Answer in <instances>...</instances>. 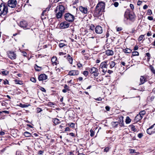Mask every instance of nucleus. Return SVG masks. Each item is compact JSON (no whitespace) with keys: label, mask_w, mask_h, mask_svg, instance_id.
<instances>
[{"label":"nucleus","mask_w":155,"mask_h":155,"mask_svg":"<svg viewBox=\"0 0 155 155\" xmlns=\"http://www.w3.org/2000/svg\"><path fill=\"white\" fill-rule=\"evenodd\" d=\"M105 7V4L103 2H99L97 5L94 11V17L101 16L104 11Z\"/></svg>","instance_id":"f257e3e1"},{"label":"nucleus","mask_w":155,"mask_h":155,"mask_svg":"<svg viewBox=\"0 0 155 155\" xmlns=\"http://www.w3.org/2000/svg\"><path fill=\"white\" fill-rule=\"evenodd\" d=\"M8 12V7L7 5L2 3L0 5V16H5L4 20L7 17L6 15Z\"/></svg>","instance_id":"f03ea898"},{"label":"nucleus","mask_w":155,"mask_h":155,"mask_svg":"<svg viewBox=\"0 0 155 155\" xmlns=\"http://www.w3.org/2000/svg\"><path fill=\"white\" fill-rule=\"evenodd\" d=\"M87 70L91 74H93V76L95 77L99 75V73L98 72V69L94 67H93L91 68H88Z\"/></svg>","instance_id":"7ed1b4c3"},{"label":"nucleus","mask_w":155,"mask_h":155,"mask_svg":"<svg viewBox=\"0 0 155 155\" xmlns=\"http://www.w3.org/2000/svg\"><path fill=\"white\" fill-rule=\"evenodd\" d=\"M64 18L66 21L70 22H73L74 19V16L69 13L64 15Z\"/></svg>","instance_id":"20e7f679"},{"label":"nucleus","mask_w":155,"mask_h":155,"mask_svg":"<svg viewBox=\"0 0 155 155\" xmlns=\"http://www.w3.org/2000/svg\"><path fill=\"white\" fill-rule=\"evenodd\" d=\"M18 25L21 28H23L24 29H30V27L28 25L27 22L25 21H21Z\"/></svg>","instance_id":"39448f33"},{"label":"nucleus","mask_w":155,"mask_h":155,"mask_svg":"<svg viewBox=\"0 0 155 155\" xmlns=\"http://www.w3.org/2000/svg\"><path fill=\"white\" fill-rule=\"evenodd\" d=\"M107 61L102 62L100 66V68L102 69V71L104 73H105L107 71V68L108 64H107Z\"/></svg>","instance_id":"423d86ee"},{"label":"nucleus","mask_w":155,"mask_h":155,"mask_svg":"<svg viewBox=\"0 0 155 155\" xmlns=\"http://www.w3.org/2000/svg\"><path fill=\"white\" fill-rule=\"evenodd\" d=\"M17 4L16 0H9L8 2V6L12 8L16 7Z\"/></svg>","instance_id":"0eeeda50"},{"label":"nucleus","mask_w":155,"mask_h":155,"mask_svg":"<svg viewBox=\"0 0 155 155\" xmlns=\"http://www.w3.org/2000/svg\"><path fill=\"white\" fill-rule=\"evenodd\" d=\"M70 24L66 21L61 23L60 25V27L61 29L67 28L69 26Z\"/></svg>","instance_id":"6e6552de"},{"label":"nucleus","mask_w":155,"mask_h":155,"mask_svg":"<svg viewBox=\"0 0 155 155\" xmlns=\"http://www.w3.org/2000/svg\"><path fill=\"white\" fill-rule=\"evenodd\" d=\"M95 31L98 34H100L102 33V28L99 25H97L95 28Z\"/></svg>","instance_id":"1a4fd4ad"},{"label":"nucleus","mask_w":155,"mask_h":155,"mask_svg":"<svg viewBox=\"0 0 155 155\" xmlns=\"http://www.w3.org/2000/svg\"><path fill=\"white\" fill-rule=\"evenodd\" d=\"M48 76L44 74H40L38 77V79L39 81H42L47 79Z\"/></svg>","instance_id":"9d476101"},{"label":"nucleus","mask_w":155,"mask_h":155,"mask_svg":"<svg viewBox=\"0 0 155 155\" xmlns=\"http://www.w3.org/2000/svg\"><path fill=\"white\" fill-rule=\"evenodd\" d=\"M56 9L57 11H59L60 12H61L64 13V12L65 8L62 5H59L57 7Z\"/></svg>","instance_id":"9b49d317"},{"label":"nucleus","mask_w":155,"mask_h":155,"mask_svg":"<svg viewBox=\"0 0 155 155\" xmlns=\"http://www.w3.org/2000/svg\"><path fill=\"white\" fill-rule=\"evenodd\" d=\"M147 81L146 76H141L140 77V83L139 85H141L144 84Z\"/></svg>","instance_id":"f8f14e48"},{"label":"nucleus","mask_w":155,"mask_h":155,"mask_svg":"<svg viewBox=\"0 0 155 155\" xmlns=\"http://www.w3.org/2000/svg\"><path fill=\"white\" fill-rule=\"evenodd\" d=\"M79 72L78 70H72L69 71L68 75L70 76H74L78 75Z\"/></svg>","instance_id":"ddd939ff"},{"label":"nucleus","mask_w":155,"mask_h":155,"mask_svg":"<svg viewBox=\"0 0 155 155\" xmlns=\"http://www.w3.org/2000/svg\"><path fill=\"white\" fill-rule=\"evenodd\" d=\"M8 57L11 59H15L16 58V54L14 52L10 51L8 54Z\"/></svg>","instance_id":"4468645a"},{"label":"nucleus","mask_w":155,"mask_h":155,"mask_svg":"<svg viewBox=\"0 0 155 155\" xmlns=\"http://www.w3.org/2000/svg\"><path fill=\"white\" fill-rule=\"evenodd\" d=\"M80 11L83 13L87 14V12L88 9L87 7H84L81 6L79 8Z\"/></svg>","instance_id":"2eb2a0df"},{"label":"nucleus","mask_w":155,"mask_h":155,"mask_svg":"<svg viewBox=\"0 0 155 155\" xmlns=\"http://www.w3.org/2000/svg\"><path fill=\"white\" fill-rule=\"evenodd\" d=\"M55 11L56 14V17L57 18H61L63 13L61 12H60L59 11H57L56 9Z\"/></svg>","instance_id":"dca6fc26"},{"label":"nucleus","mask_w":155,"mask_h":155,"mask_svg":"<svg viewBox=\"0 0 155 155\" xmlns=\"http://www.w3.org/2000/svg\"><path fill=\"white\" fill-rule=\"evenodd\" d=\"M106 54L107 55H112L114 54V52L113 51L107 49L105 51Z\"/></svg>","instance_id":"f3484780"},{"label":"nucleus","mask_w":155,"mask_h":155,"mask_svg":"<svg viewBox=\"0 0 155 155\" xmlns=\"http://www.w3.org/2000/svg\"><path fill=\"white\" fill-rule=\"evenodd\" d=\"M143 118V117H142L139 114H138L135 117V120L137 122L139 121L140 120H141Z\"/></svg>","instance_id":"a211bd4d"},{"label":"nucleus","mask_w":155,"mask_h":155,"mask_svg":"<svg viewBox=\"0 0 155 155\" xmlns=\"http://www.w3.org/2000/svg\"><path fill=\"white\" fill-rule=\"evenodd\" d=\"M52 121L55 125L58 124L60 122L59 121V120L56 118L53 119Z\"/></svg>","instance_id":"6ab92c4d"},{"label":"nucleus","mask_w":155,"mask_h":155,"mask_svg":"<svg viewBox=\"0 0 155 155\" xmlns=\"http://www.w3.org/2000/svg\"><path fill=\"white\" fill-rule=\"evenodd\" d=\"M24 135L25 137H34L33 136H32L31 134V133L27 131H25L24 132Z\"/></svg>","instance_id":"aec40b11"},{"label":"nucleus","mask_w":155,"mask_h":155,"mask_svg":"<svg viewBox=\"0 0 155 155\" xmlns=\"http://www.w3.org/2000/svg\"><path fill=\"white\" fill-rule=\"evenodd\" d=\"M130 20L131 21H134L135 20V16L134 15L129 14V15Z\"/></svg>","instance_id":"412c9836"},{"label":"nucleus","mask_w":155,"mask_h":155,"mask_svg":"<svg viewBox=\"0 0 155 155\" xmlns=\"http://www.w3.org/2000/svg\"><path fill=\"white\" fill-rule=\"evenodd\" d=\"M119 124V123L117 121L113 122L111 123L112 126L113 127H117Z\"/></svg>","instance_id":"4be33fe9"},{"label":"nucleus","mask_w":155,"mask_h":155,"mask_svg":"<svg viewBox=\"0 0 155 155\" xmlns=\"http://www.w3.org/2000/svg\"><path fill=\"white\" fill-rule=\"evenodd\" d=\"M67 59L68 60L70 64H72L73 61L72 58L69 55H68L67 57Z\"/></svg>","instance_id":"5701e85b"},{"label":"nucleus","mask_w":155,"mask_h":155,"mask_svg":"<svg viewBox=\"0 0 155 155\" xmlns=\"http://www.w3.org/2000/svg\"><path fill=\"white\" fill-rule=\"evenodd\" d=\"M35 68L36 71H40L42 69L41 67L38 66L36 64H35Z\"/></svg>","instance_id":"b1692460"},{"label":"nucleus","mask_w":155,"mask_h":155,"mask_svg":"<svg viewBox=\"0 0 155 155\" xmlns=\"http://www.w3.org/2000/svg\"><path fill=\"white\" fill-rule=\"evenodd\" d=\"M124 52L126 53H130L131 52V50L130 49L127 48L123 50Z\"/></svg>","instance_id":"393cba45"},{"label":"nucleus","mask_w":155,"mask_h":155,"mask_svg":"<svg viewBox=\"0 0 155 155\" xmlns=\"http://www.w3.org/2000/svg\"><path fill=\"white\" fill-rule=\"evenodd\" d=\"M147 132L148 134L150 135L153 134V130H152L149 128L147 129Z\"/></svg>","instance_id":"a878e982"},{"label":"nucleus","mask_w":155,"mask_h":155,"mask_svg":"<svg viewBox=\"0 0 155 155\" xmlns=\"http://www.w3.org/2000/svg\"><path fill=\"white\" fill-rule=\"evenodd\" d=\"M15 83L17 84H19L20 85H22L23 83L22 81H21L19 80L18 79H16L15 81Z\"/></svg>","instance_id":"bb28decb"},{"label":"nucleus","mask_w":155,"mask_h":155,"mask_svg":"<svg viewBox=\"0 0 155 155\" xmlns=\"http://www.w3.org/2000/svg\"><path fill=\"white\" fill-rule=\"evenodd\" d=\"M109 64L110 65V67L111 68H113L115 65V63L113 61H111L109 63Z\"/></svg>","instance_id":"cd10ccee"},{"label":"nucleus","mask_w":155,"mask_h":155,"mask_svg":"<svg viewBox=\"0 0 155 155\" xmlns=\"http://www.w3.org/2000/svg\"><path fill=\"white\" fill-rule=\"evenodd\" d=\"M19 106L22 108L27 107L30 106V104H22L20 103L19 105Z\"/></svg>","instance_id":"c85d7f7f"},{"label":"nucleus","mask_w":155,"mask_h":155,"mask_svg":"<svg viewBox=\"0 0 155 155\" xmlns=\"http://www.w3.org/2000/svg\"><path fill=\"white\" fill-rule=\"evenodd\" d=\"M56 58L54 57L52 58L51 59V61L53 63V64H54L55 65H57V63L56 62Z\"/></svg>","instance_id":"c756f323"},{"label":"nucleus","mask_w":155,"mask_h":155,"mask_svg":"<svg viewBox=\"0 0 155 155\" xmlns=\"http://www.w3.org/2000/svg\"><path fill=\"white\" fill-rule=\"evenodd\" d=\"M146 113V111L145 110H143L140 111L139 114L143 117V116Z\"/></svg>","instance_id":"7c9ffc66"},{"label":"nucleus","mask_w":155,"mask_h":155,"mask_svg":"<svg viewBox=\"0 0 155 155\" xmlns=\"http://www.w3.org/2000/svg\"><path fill=\"white\" fill-rule=\"evenodd\" d=\"M123 117L122 116H120L119 118L118 121L119 124H121V123H122L123 121Z\"/></svg>","instance_id":"2f4dec72"},{"label":"nucleus","mask_w":155,"mask_h":155,"mask_svg":"<svg viewBox=\"0 0 155 155\" xmlns=\"http://www.w3.org/2000/svg\"><path fill=\"white\" fill-rule=\"evenodd\" d=\"M131 130L132 131L134 132H136L137 131V130L135 128V126L133 125H131L130 126Z\"/></svg>","instance_id":"473e14b6"},{"label":"nucleus","mask_w":155,"mask_h":155,"mask_svg":"<svg viewBox=\"0 0 155 155\" xmlns=\"http://www.w3.org/2000/svg\"><path fill=\"white\" fill-rule=\"evenodd\" d=\"M1 73L3 75L6 76L8 74L9 72L8 71L6 70L2 71Z\"/></svg>","instance_id":"72a5a7b5"},{"label":"nucleus","mask_w":155,"mask_h":155,"mask_svg":"<svg viewBox=\"0 0 155 155\" xmlns=\"http://www.w3.org/2000/svg\"><path fill=\"white\" fill-rule=\"evenodd\" d=\"M131 122V119L129 117H127L126 118L125 122L127 124H129Z\"/></svg>","instance_id":"f704fd0d"},{"label":"nucleus","mask_w":155,"mask_h":155,"mask_svg":"<svg viewBox=\"0 0 155 155\" xmlns=\"http://www.w3.org/2000/svg\"><path fill=\"white\" fill-rule=\"evenodd\" d=\"M90 132L91 133L90 134V136L91 137H93L94 135V130H92V129H91L90 130Z\"/></svg>","instance_id":"c9c22d12"},{"label":"nucleus","mask_w":155,"mask_h":155,"mask_svg":"<svg viewBox=\"0 0 155 155\" xmlns=\"http://www.w3.org/2000/svg\"><path fill=\"white\" fill-rule=\"evenodd\" d=\"M94 26L93 25H91L90 26V30L93 31L95 30Z\"/></svg>","instance_id":"e433bc0d"},{"label":"nucleus","mask_w":155,"mask_h":155,"mask_svg":"<svg viewBox=\"0 0 155 155\" xmlns=\"http://www.w3.org/2000/svg\"><path fill=\"white\" fill-rule=\"evenodd\" d=\"M144 35H140L138 39V41H140L142 40L143 38H144Z\"/></svg>","instance_id":"4c0bfd02"},{"label":"nucleus","mask_w":155,"mask_h":155,"mask_svg":"<svg viewBox=\"0 0 155 155\" xmlns=\"http://www.w3.org/2000/svg\"><path fill=\"white\" fill-rule=\"evenodd\" d=\"M139 55V53L137 51H134L132 53V55L133 56H138Z\"/></svg>","instance_id":"58836bf2"},{"label":"nucleus","mask_w":155,"mask_h":155,"mask_svg":"<svg viewBox=\"0 0 155 155\" xmlns=\"http://www.w3.org/2000/svg\"><path fill=\"white\" fill-rule=\"evenodd\" d=\"M146 55L147 57V60L148 61H149L150 57V54L149 53H147L146 54Z\"/></svg>","instance_id":"ea45409f"},{"label":"nucleus","mask_w":155,"mask_h":155,"mask_svg":"<svg viewBox=\"0 0 155 155\" xmlns=\"http://www.w3.org/2000/svg\"><path fill=\"white\" fill-rule=\"evenodd\" d=\"M30 80L32 82H34V83H35L36 82V80L34 77H31L30 78Z\"/></svg>","instance_id":"a19ab883"},{"label":"nucleus","mask_w":155,"mask_h":155,"mask_svg":"<svg viewBox=\"0 0 155 155\" xmlns=\"http://www.w3.org/2000/svg\"><path fill=\"white\" fill-rule=\"evenodd\" d=\"M152 14V11L151 9H148L147 10V14L148 15H151Z\"/></svg>","instance_id":"79ce46f5"},{"label":"nucleus","mask_w":155,"mask_h":155,"mask_svg":"<svg viewBox=\"0 0 155 155\" xmlns=\"http://www.w3.org/2000/svg\"><path fill=\"white\" fill-rule=\"evenodd\" d=\"M66 45L64 44V43H60L59 44V46L60 48H62L65 46H66Z\"/></svg>","instance_id":"37998d69"},{"label":"nucleus","mask_w":155,"mask_h":155,"mask_svg":"<svg viewBox=\"0 0 155 155\" xmlns=\"http://www.w3.org/2000/svg\"><path fill=\"white\" fill-rule=\"evenodd\" d=\"M64 88L66 89L67 91H70V89H69V87L67 84H65L64 86Z\"/></svg>","instance_id":"c03bdc74"},{"label":"nucleus","mask_w":155,"mask_h":155,"mask_svg":"<svg viewBox=\"0 0 155 155\" xmlns=\"http://www.w3.org/2000/svg\"><path fill=\"white\" fill-rule=\"evenodd\" d=\"M83 74L85 76L87 77L88 74V72L87 71H84L83 72Z\"/></svg>","instance_id":"a18cd8bd"},{"label":"nucleus","mask_w":155,"mask_h":155,"mask_svg":"<svg viewBox=\"0 0 155 155\" xmlns=\"http://www.w3.org/2000/svg\"><path fill=\"white\" fill-rule=\"evenodd\" d=\"M68 125L71 127H73L74 126V124L73 123H70L68 124Z\"/></svg>","instance_id":"49530a36"},{"label":"nucleus","mask_w":155,"mask_h":155,"mask_svg":"<svg viewBox=\"0 0 155 155\" xmlns=\"http://www.w3.org/2000/svg\"><path fill=\"white\" fill-rule=\"evenodd\" d=\"M50 7H48L47 8L45 9L43 11L45 12V13H48V12L49 11V9L50 8Z\"/></svg>","instance_id":"de8ad7c7"},{"label":"nucleus","mask_w":155,"mask_h":155,"mask_svg":"<svg viewBox=\"0 0 155 155\" xmlns=\"http://www.w3.org/2000/svg\"><path fill=\"white\" fill-rule=\"evenodd\" d=\"M110 148L108 147H106L104 150V152H107L110 150Z\"/></svg>","instance_id":"09e8293b"},{"label":"nucleus","mask_w":155,"mask_h":155,"mask_svg":"<svg viewBox=\"0 0 155 155\" xmlns=\"http://www.w3.org/2000/svg\"><path fill=\"white\" fill-rule=\"evenodd\" d=\"M143 136L142 133H139L138 134V137L139 138H141Z\"/></svg>","instance_id":"8fccbe9b"},{"label":"nucleus","mask_w":155,"mask_h":155,"mask_svg":"<svg viewBox=\"0 0 155 155\" xmlns=\"http://www.w3.org/2000/svg\"><path fill=\"white\" fill-rule=\"evenodd\" d=\"M116 28L117 31H121L122 30V28L121 27H116Z\"/></svg>","instance_id":"3c124183"},{"label":"nucleus","mask_w":155,"mask_h":155,"mask_svg":"<svg viewBox=\"0 0 155 155\" xmlns=\"http://www.w3.org/2000/svg\"><path fill=\"white\" fill-rule=\"evenodd\" d=\"M42 111L41 109L40 108L38 107L37 108V111L38 113H40Z\"/></svg>","instance_id":"603ef678"},{"label":"nucleus","mask_w":155,"mask_h":155,"mask_svg":"<svg viewBox=\"0 0 155 155\" xmlns=\"http://www.w3.org/2000/svg\"><path fill=\"white\" fill-rule=\"evenodd\" d=\"M8 83L9 82L7 79H6L5 81H4L3 84H4L6 85L7 84H8Z\"/></svg>","instance_id":"864d4df0"},{"label":"nucleus","mask_w":155,"mask_h":155,"mask_svg":"<svg viewBox=\"0 0 155 155\" xmlns=\"http://www.w3.org/2000/svg\"><path fill=\"white\" fill-rule=\"evenodd\" d=\"M44 153V151L41 150H40L38 152V154L42 155Z\"/></svg>","instance_id":"5fc2aeb1"},{"label":"nucleus","mask_w":155,"mask_h":155,"mask_svg":"<svg viewBox=\"0 0 155 155\" xmlns=\"http://www.w3.org/2000/svg\"><path fill=\"white\" fill-rule=\"evenodd\" d=\"M114 5L115 7H117L118 6L119 3L118 2H116L114 3Z\"/></svg>","instance_id":"6e6d98bb"},{"label":"nucleus","mask_w":155,"mask_h":155,"mask_svg":"<svg viewBox=\"0 0 155 155\" xmlns=\"http://www.w3.org/2000/svg\"><path fill=\"white\" fill-rule=\"evenodd\" d=\"M147 19L150 21H152L153 20V18L152 16H148L147 17Z\"/></svg>","instance_id":"4d7b16f0"},{"label":"nucleus","mask_w":155,"mask_h":155,"mask_svg":"<svg viewBox=\"0 0 155 155\" xmlns=\"http://www.w3.org/2000/svg\"><path fill=\"white\" fill-rule=\"evenodd\" d=\"M47 15V13H45V12L43 11V12L41 14V15H42V16H46Z\"/></svg>","instance_id":"13d9d810"},{"label":"nucleus","mask_w":155,"mask_h":155,"mask_svg":"<svg viewBox=\"0 0 155 155\" xmlns=\"http://www.w3.org/2000/svg\"><path fill=\"white\" fill-rule=\"evenodd\" d=\"M142 2V1H140V0H138L137 1V5H140L141 4Z\"/></svg>","instance_id":"bf43d9fd"},{"label":"nucleus","mask_w":155,"mask_h":155,"mask_svg":"<svg viewBox=\"0 0 155 155\" xmlns=\"http://www.w3.org/2000/svg\"><path fill=\"white\" fill-rule=\"evenodd\" d=\"M77 65L78 67L79 68H81L82 67V64H80V63H78V64H77Z\"/></svg>","instance_id":"052dcab7"},{"label":"nucleus","mask_w":155,"mask_h":155,"mask_svg":"<svg viewBox=\"0 0 155 155\" xmlns=\"http://www.w3.org/2000/svg\"><path fill=\"white\" fill-rule=\"evenodd\" d=\"M130 8L132 10H133L134 9V5L132 4H130Z\"/></svg>","instance_id":"680f3d73"},{"label":"nucleus","mask_w":155,"mask_h":155,"mask_svg":"<svg viewBox=\"0 0 155 155\" xmlns=\"http://www.w3.org/2000/svg\"><path fill=\"white\" fill-rule=\"evenodd\" d=\"M130 153H134L135 152V150L133 149H130Z\"/></svg>","instance_id":"e2e57ef3"},{"label":"nucleus","mask_w":155,"mask_h":155,"mask_svg":"<svg viewBox=\"0 0 155 155\" xmlns=\"http://www.w3.org/2000/svg\"><path fill=\"white\" fill-rule=\"evenodd\" d=\"M95 99L97 101H101L102 98L101 97H99V98H95Z\"/></svg>","instance_id":"0e129e2a"},{"label":"nucleus","mask_w":155,"mask_h":155,"mask_svg":"<svg viewBox=\"0 0 155 155\" xmlns=\"http://www.w3.org/2000/svg\"><path fill=\"white\" fill-rule=\"evenodd\" d=\"M105 108L106 110L108 111H109L110 110V107L109 106H106Z\"/></svg>","instance_id":"69168bd1"},{"label":"nucleus","mask_w":155,"mask_h":155,"mask_svg":"<svg viewBox=\"0 0 155 155\" xmlns=\"http://www.w3.org/2000/svg\"><path fill=\"white\" fill-rule=\"evenodd\" d=\"M147 35L148 36H150L151 35V33L150 31L148 32L147 34Z\"/></svg>","instance_id":"338daca9"},{"label":"nucleus","mask_w":155,"mask_h":155,"mask_svg":"<svg viewBox=\"0 0 155 155\" xmlns=\"http://www.w3.org/2000/svg\"><path fill=\"white\" fill-rule=\"evenodd\" d=\"M120 64L123 66H125V63L124 61H121L120 62Z\"/></svg>","instance_id":"774afa93"}]
</instances>
